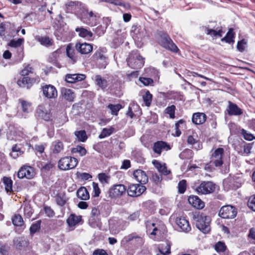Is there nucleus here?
<instances>
[{"mask_svg": "<svg viewBox=\"0 0 255 255\" xmlns=\"http://www.w3.org/2000/svg\"><path fill=\"white\" fill-rule=\"evenodd\" d=\"M158 42L162 47L172 52L177 53L179 51L177 46L166 33L160 32Z\"/></svg>", "mask_w": 255, "mask_h": 255, "instance_id": "f257e3e1", "label": "nucleus"}, {"mask_svg": "<svg viewBox=\"0 0 255 255\" xmlns=\"http://www.w3.org/2000/svg\"><path fill=\"white\" fill-rule=\"evenodd\" d=\"M127 62L130 68L138 69L143 66L144 58L140 55L137 51H133L129 54Z\"/></svg>", "mask_w": 255, "mask_h": 255, "instance_id": "f03ea898", "label": "nucleus"}, {"mask_svg": "<svg viewBox=\"0 0 255 255\" xmlns=\"http://www.w3.org/2000/svg\"><path fill=\"white\" fill-rule=\"evenodd\" d=\"M217 187L212 181H202L199 185L194 186L193 189L199 195H207L214 193Z\"/></svg>", "mask_w": 255, "mask_h": 255, "instance_id": "7ed1b4c3", "label": "nucleus"}, {"mask_svg": "<svg viewBox=\"0 0 255 255\" xmlns=\"http://www.w3.org/2000/svg\"><path fill=\"white\" fill-rule=\"evenodd\" d=\"M79 17L84 23L93 26L96 24L100 16L97 12H93L87 9H84L80 14Z\"/></svg>", "mask_w": 255, "mask_h": 255, "instance_id": "20e7f679", "label": "nucleus"}, {"mask_svg": "<svg viewBox=\"0 0 255 255\" xmlns=\"http://www.w3.org/2000/svg\"><path fill=\"white\" fill-rule=\"evenodd\" d=\"M78 161L76 158L66 156L61 158L58 162L59 168L63 170L74 168L77 165Z\"/></svg>", "mask_w": 255, "mask_h": 255, "instance_id": "39448f33", "label": "nucleus"}, {"mask_svg": "<svg viewBox=\"0 0 255 255\" xmlns=\"http://www.w3.org/2000/svg\"><path fill=\"white\" fill-rule=\"evenodd\" d=\"M237 214V209L231 205L223 206L220 210L219 216L224 219H233Z\"/></svg>", "mask_w": 255, "mask_h": 255, "instance_id": "423d86ee", "label": "nucleus"}, {"mask_svg": "<svg viewBox=\"0 0 255 255\" xmlns=\"http://www.w3.org/2000/svg\"><path fill=\"white\" fill-rule=\"evenodd\" d=\"M224 150L223 148H218L212 153L211 157L210 163L216 167H220L223 164V157Z\"/></svg>", "mask_w": 255, "mask_h": 255, "instance_id": "0eeeda50", "label": "nucleus"}, {"mask_svg": "<svg viewBox=\"0 0 255 255\" xmlns=\"http://www.w3.org/2000/svg\"><path fill=\"white\" fill-rule=\"evenodd\" d=\"M127 189L123 184L113 185L109 190V196L112 198H117L122 196L126 193Z\"/></svg>", "mask_w": 255, "mask_h": 255, "instance_id": "6e6552de", "label": "nucleus"}, {"mask_svg": "<svg viewBox=\"0 0 255 255\" xmlns=\"http://www.w3.org/2000/svg\"><path fill=\"white\" fill-rule=\"evenodd\" d=\"M145 28L137 24H133L130 29V35L135 41L141 40L144 37Z\"/></svg>", "mask_w": 255, "mask_h": 255, "instance_id": "1a4fd4ad", "label": "nucleus"}, {"mask_svg": "<svg viewBox=\"0 0 255 255\" xmlns=\"http://www.w3.org/2000/svg\"><path fill=\"white\" fill-rule=\"evenodd\" d=\"M146 190L144 186L139 184H132L127 190L128 194L131 197H137L141 195Z\"/></svg>", "mask_w": 255, "mask_h": 255, "instance_id": "9d476101", "label": "nucleus"}, {"mask_svg": "<svg viewBox=\"0 0 255 255\" xmlns=\"http://www.w3.org/2000/svg\"><path fill=\"white\" fill-rule=\"evenodd\" d=\"M35 176L34 169L30 166H24L21 167L18 173L17 176L19 178L32 179Z\"/></svg>", "mask_w": 255, "mask_h": 255, "instance_id": "9b49d317", "label": "nucleus"}, {"mask_svg": "<svg viewBox=\"0 0 255 255\" xmlns=\"http://www.w3.org/2000/svg\"><path fill=\"white\" fill-rule=\"evenodd\" d=\"M226 111L230 116H240L243 114V110L230 101L228 102Z\"/></svg>", "mask_w": 255, "mask_h": 255, "instance_id": "f8f14e48", "label": "nucleus"}, {"mask_svg": "<svg viewBox=\"0 0 255 255\" xmlns=\"http://www.w3.org/2000/svg\"><path fill=\"white\" fill-rule=\"evenodd\" d=\"M36 80L39 81V78L38 77L37 79H36L33 78L22 76L17 80V84L20 87L29 89Z\"/></svg>", "mask_w": 255, "mask_h": 255, "instance_id": "ddd939ff", "label": "nucleus"}, {"mask_svg": "<svg viewBox=\"0 0 255 255\" xmlns=\"http://www.w3.org/2000/svg\"><path fill=\"white\" fill-rule=\"evenodd\" d=\"M43 95L48 98H55L57 96V91L55 87L51 85H46L42 88Z\"/></svg>", "mask_w": 255, "mask_h": 255, "instance_id": "4468645a", "label": "nucleus"}, {"mask_svg": "<svg viewBox=\"0 0 255 255\" xmlns=\"http://www.w3.org/2000/svg\"><path fill=\"white\" fill-rule=\"evenodd\" d=\"M92 79L94 80L97 86L103 90H105L109 86V81L106 77H102L100 75H96Z\"/></svg>", "mask_w": 255, "mask_h": 255, "instance_id": "2eb2a0df", "label": "nucleus"}, {"mask_svg": "<svg viewBox=\"0 0 255 255\" xmlns=\"http://www.w3.org/2000/svg\"><path fill=\"white\" fill-rule=\"evenodd\" d=\"M171 149L170 145L166 142L158 141L155 142L153 146V150L158 155H160L162 150L167 151Z\"/></svg>", "mask_w": 255, "mask_h": 255, "instance_id": "dca6fc26", "label": "nucleus"}, {"mask_svg": "<svg viewBox=\"0 0 255 255\" xmlns=\"http://www.w3.org/2000/svg\"><path fill=\"white\" fill-rule=\"evenodd\" d=\"M189 203L195 208L202 209L205 207V203L197 196L191 195L188 199Z\"/></svg>", "mask_w": 255, "mask_h": 255, "instance_id": "f3484780", "label": "nucleus"}, {"mask_svg": "<svg viewBox=\"0 0 255 255\" xmlns=\"http://www.w3.org/2000/svg\"><path fill=\"white\" fill-rule=\"evenodd\" d=\"M97 60L100 68H105L107 64V58L104 55V51L101 49L98 50L93 56Z\"/></svg>", "mask_w": 255, "mask_h": 255, "instance_id": "a211bd4d", "label": "nucleus"}, {"mask_svg": "<svg viewBox=\"0 0 255 255\" xmlns=\"http://www.w3.org/2000/svg\"><path fill=\"white\" fill-rule=\"evenodd\" d=\"M76 50L82 54H87L93 50V46L91 44L86 42L83 43H78L76 44Z\"/></svg>", "mask_w": 255, "mask_h": 255, "instance_id": "6ab92c4d", "label": "nucleus"}, {"mask_svg": "<svg viewBox=\"0 0 255 255\" xmlns=\"http://www.w3.org/2000/svg\"><path fill=\"white\" fill-rule=\"evenodd\" d=\"M18 103L20 104L23 112L22 117L26 118L27 114L32 111L31 103L22 99H18Z\"/></svg>", "mask_w": 255, "mask_h": 255, "instance_id": "aec40b11", "label": "nucleus"}, {"mask_svg": "<svg viewBox=\"0 0 255 255\" xmlns=\"http://www.w3.org/2000/svg\"><path fill=\"white\" fill-rule=\"evenodd\" d=\"M133 175L134 178L140 183L141 185L144 184L148 182V177L145 172L141 170H136L134 171Z\"/></svg>", "mask_w": 255, "mask_h": 255, "instance_id": "412c9836", "label": "nucleus"}, {"mask_svg": "<svg viewBox=\"0 0 255 255\" xmlns=\"http://www.w3.org/2000/svg\"><path fill=\"white\" fill-rule=\"evenodd\" d=\"M75 31L78 33L80 37L84 38L88 40L93 39V33L89 30V29L85 28L83 27H77Z\"/></svg>", "mask_w": 255, "mask_h": 255, "instance_id": "4be33fe9", "label": "nucleus"}, {"mask_svg": "<svg viewBox=\"0 0 255 255\" xmlns=\"http://www.w3.org/2000/svg\"><path fill=\"white\" fill-rule=\"evenodd\" d=\"M152 163L154 167L157 169L158 172H160L162 175H167L170 174L171 171L170 170L167 169L165 163H161L156 160H153Z\"/></svg>", "mask_w": 255, "mask_h": 255, "instance_id": "5701e85b", "label": "nucleus"}, {"mask_svg": "<svg viewBox=\"0 0 255 255\" xmlns=\"http://www.w3.org/2000/svg\"><path fill=\"white\" fill-rule=\"evenodd\" d=\"M86 77V75L82 74H67L65 80L68 83H73L84 80Z\"/></svg>", "mask_w": 255, "mask_h": 255, "instance_id": "b1692460", "label": "nucleus"}, {"mask_svg": "<svg viewBox=\"0 0 255 255\" xmlns=\"http://www.w3.org/2000/svg\"><path fill=\"white\" fill-rule=\"evenodd\" d=\"M192 218L196 222L200 223H209L210 222V217L203 213H195L192 214Z\"/></svg>", "mask_w": 255, "mask_h": 255, "instance_id": "393cba45", "label": "nucleus"}, {"mask_svg": "<svg viewBox=\"0 0 255 255\" xmlns=\"http://www.w3.org/2000/svg\"><path fill=\"white\" fill-rule=\"evenodd\" d=\"M192 122L196 125H201L206 120V115L203 113H196L193 115Z\"/></svg>", "mask_w": 255, "mask_h": 255, "instance_id": "a878e982", "label": "nucleus"}, {"mask_svg": "<svg viewBox=\"0 0 255 255\" xmlns=\"http://www.w3.org/2000/svg\"><path fill=\"white\" fill-rule=\"evenodd\" d=\"M13 245L17 249H20L28 245V242L23 237L15 238L13 239Z\"/></svg>", "mask_w": 255, "mask_h": 255, "instance_id": "bb28decb", "label": "nucleus"}, {"mask_svg": "<svg viewBox=\"0 0 255 255\" xmlns=\"http://www.w3.org/2000/svg\"><path fill=\"white\" fill-rule=\"evenodd\" d=\"M134 239L137 240V241L138 242L139 245L143 244V239L141 237L135 236L133 234H129L125 236L121 241V244L122 245H126L129 242L133 240Z\"/></svg>", "mask_w": 255, "mask_h": 255, "instance_id": "cd10ccee", "label": "nucleus"}, {"mask_svg": "<svg viewBox=\"0 0 255 255\" xmlns=\"http://www.w3.org/2000/svg\"><path fill=\"white\" fill-rule=\"evenodd\" d=\"M64 149V145L62 141L56 140L52 142L51 150L53 153L58 154Z\"/></svg>", "mask_w": 255, "mask_h": 255, "instance_id": "c85d7f7f", "label": "nucleus"}, {"mask_svg": "<svg viewBox=\"0 0 255 255\" xmlns=\"http://www.w3.org/2000/svg\"><path fill=\"white\" fill-rule=\"evenodd\" d=\"M125 229L126 227L124 224H109V230L112 235L118 234Z\"/></svg>", "mask_w": 255, "mask_h": 255, "instance_id": "c756f323", "label": "nucleus"}, {"mask_svg": "<svg viewBox=\"0 0 255 255\" xmlns=\"http://www.w3.org/2000/svg\"><path fill=\"white\" fill-rule=\"evenodd\" d=\"M202 28L203 30L205 32V33L207 34L210 35L213 37H221L222 36L223 31L221 29H219L217 30L213 29H210L207 26L202 27Z\"/></svg>", "mask_w": 255, "mask_h": 255, "instance_id": "7c9ffc66", "label": "nucleus"}, {"mask_svg": "<svg viewBox=\"0 0 255 255\" xmlns=\"http://www.w3.org/2000/svg\"><path fill=\"white\" fill-rule=\"evenodd\" d=\"M76 194L77 197L83 200H87L90 198L89 193L85 187H81L79 188Z\"/></svg>", "mask_w": 255, "mask_h": 255, "instance_id": "2f4dec72", "label": "nucleus"}, {"mask_svg": "<svg viewBox=\"0 0 255 255\" xmlns=\"http://www.w3.org/2000/svg\"><path fill=\"white\" fill-rule=\"evenodd\" d=\"M171 245L169 242H164L159 245L158 250L161 254L166 255L170 253Z\"/></svg>", "mask_w": 255, "mask_h": 255, "instance_id": "473e14b6", "label": "nucleus"}, {"mask_svg": "<svg viewBox=\"0 0 255 255\" xmlns=\"http://www.w3.org/2000/svg\"><path fill=\"white\" fill-rule=\"evenodd\" d=\"M61 93L65 99L70 102L73 101L75 94L72 90L64 88L62 90Z\"/></svg>", "mask_w": 255, "mask_h": 255, "instance_id": "72a5a7b5", "label": "nucleus"}, {"mask_svg": "<svg viewBox=\"0 0 255 255\" xmlns=\"http://www.w3.org/2000/svg\"><path fill=\"white\" fill-rule=\"evenodd\" d=\"M61 54V50L58 49L54 52L51 53L48 57L49 62L53 63L54 65H56L58 64V60Z\"/></svg>", "mask_w": 255, "mask_h": 255, "instance_id": "f704fd0d", "label": "nucleus"}, {"mask_svg": "<svg viewBox=\"0 0 255 255\" xmlns=\"http://www.w3.org/2000/svg\"><path fill=\"white\" fill-rule=\"evenodd\" d=\"M67 200L68 199L64 192L58 193L55 197V200L57 204L60 206H64L66 204Z\"/></svg>", "mask_w": 255, "mask_h": 255, "instance_id": "c9c22d12", "label": "nucleus"}, {"mask_svg": "<svg viewBox=\"0 0 255 255\" xmlns=\"http://www.w3.org/2000/svg\"><path fill=\"white\" fill-rule=\"evenodd\" d=\"M173 228L179 231L188 233L191 231L190 224H172Z\"/></svg>", "mask_w": 255, "mask_h": 255, "instance_id": "e433bc0d", "label": "nucleus"}, {"mask_svg": "<svg viewBox=\"0 0 255 255\" xmlns=\"http://www.w3.org/2000/svg\"><path fill=\"white\" fill-rule=\"evenodd\" d=\"M66 54L69 58L71 60V63L74 64L77 60V57L75 55L74 50L72 48L70 45H68L66 47Z\"/></svg>", "mask_w": 255, "mask_h": 255, "instance_id": "4c0bfd02", "label": "nucleus"}, {"mask_svg": "<svg viewBox=\"0 0 255 255\" xmlns=\"http://www.w3.org/2000/svg\"><path fill=\"white\" fill-rule=\"evenodd\" d=\"M235 37V33L233 28H230L226 36L222 39V41H225L226 42L231 43L234 42V38Z\"/></svg>", "mask_w": 255, "mask_h": 255, "instance_id": "58836bf2", "label": "nucleus"}, {"mask_svg": "<svg viewBox=\"0 0 255 255\" xmlns=\"http://www.w3.org/2000/svg\"><path fill=\"white\" fill-rule=\"evenodd\" d=\"M5 186V190L7 192L12 191V181L9 177H4L2 179Z\"/></svg>", "mask_w": 255, "mask_h": 255, "instance_id": "ea45409f", "label": "nucleus"}, {"mask_svg": "<svg viewBox=\"0 0 255 255\" xmlns=\"http://www.w3.org/2000/svg\"><path fill=\"white\" fill-rule=\"evenodd\" d=\"M38 116L46 121H49L51 119L52 115L50 112L44 111L40 109L37 111Z\"/></svg>", "mask_w": 255, "mask_h": 255, "instance_id": "a19ab883", "label": "nucleus"}, {"mask_svg": "<svg viewBox=\"0 0 255 255\" xmlns=\"http://www.w3.org/2000/svg\"><path fill=\"white\" fill-rule=\"evenodd\" d=\"M114 128L110 127V128H104L102 132L99 135V137L101 139L111 135L114 131Z\"/></svg>", "mask_w": 255, "mask_h": 255, "instance_id": "79ce46f5", "label": "nucleus"}, {"mask_svg": "<svg viewBox=\"0 0 255 255\" xmlns=\"http://www.w3.org/2000/svg\"><path fill=\"white\" fill-rule=\"evenodd\" d=\"M185 126V121L181 119L177 123H176L175 125V136H179L181 134V131H180V128H182Z\"/></svg>", "mask_w": 255, "mask_h": 255, "instance_id": "37998d69", "label": "nucleus"}, {"mask_svg": "<svg viewBox=\"0 0 255 255\" xmlns=\"http://www.w3.org/2000/svg\"><path fill=\"white\" fill-rule=\"evenodd\" d=\"M107 108L111 111V114L113 115H117L119 111L123 108L121 104H109Z\"/></svg>", "mask_w": 255, "mask_h": 255, "instance_id": "c03bdc74", "label": "nucleus"}, {"mask_svg": "<svg viewBox=\"0 0 255 255\" xmlns=\"http://www.w3.org/2000/svg\"><path fill=\"white\" fill-rule=\"evenodd\" d=\"M74 134L80 141L85 142L87 139L86 133L84 130L75 131Z\"/></svg>", "mask_w": 255, "mask_h": 255, "instance_id": "a18cd8bd", "label": "nucleus"}, {"mask_svg": "<svg viewBox=\"0 0 255 255\" xmlns=\"http://www.w3.org/2000/svg\"><path fill=\"white\" fill-rule=\"evenodd\" d=\"M82 221L81 216L71 214L67 220V223H79Z\"/></svg>", "mask_w": 255, "mask_h": 255, "instance_id": "49530a36", "label": "nucleus"}, {"mask_svg": "<svg viewBox=\"0 0 255 255\" xmlns=\"http://www.w3.org/2000/svg\"><path fill=\"white\" fill-rule=\"evenodd\" d=\"M187 143L188 144L192 145H195V148L197 150L200 149L202 148V145L199 143H197V140L194 138L192 135H189L187 138Z\"/></svg>", "mask_w": 255, "mask_h": 255, "instance_id": "de8ad7c7", "label": "nucleus"}, {"mask_svg": "<svg viewBox=\"0 0 255 255\" xmlns=\"http://www.w3.org/2000/svg\"><path fill=\"white\" fill-rule=\"evenodd\" d=\"M193 153L192 150L189 149H185L180 154L179 157L181 159H190L192 157Z\"/></svg>", "mask_w": 255, "mask_h": 255, "instance_id": "09e8293b", "label": "nucleus"}, {"mask_svg": "<svg viewBox=\"0 0 255 255\" xmlns=\"http://www.w3.org/2000/svg\"><path fill=\"white\" fill-rule=\"evenodd\" d=\"M37 39L41 44L43 45L49 46L52 45V39H50L48 36L39 37Z\"/></svg>", "mask_w": 255, "mask_h": 255, "instance_id": "8fccbe9b", "label": "nucleus"}, {"mask_svg": "<svg viewBox=\"0 0 255 255\" xmlns=\"http://www.w3.org/2000/svg\"><path fill=\"white\" fill-rule=\"evenodd\" d=\"M155 224H148L146 226L147 232L149 233L151 235H156L158 232H160L158 229L155 227Z\"/></svg>", "mask_w": 255, "mask_h": 255, "instance_id": "3c124183", "label": "nucleus"}, {"mask_svg": "<svg viewBox=\"0 0 255 255\" xmlns=\"http://www.w3.org/2000/svg\"><path fill=\"white\" fill-rule=\"evenodd\" d=\"M24 42V39L18 38L17 40L12 39L8 43V45L11 47L17 48L20 47Z\"/></svg>", "mask_w": 255, "mask_h": 255, "instance_id": "603ef678", "label": "nucleus"}, {"mask_svg": "<svg viewBox=\"0 0 255 255\" xmlns=\"http://www.w3.org/2000/svg\"><path fill=\"white\" fill-rule=\"evenodd\" d=\"M72 153H79L81 156H84L86 155L87 151L86 149L81 146L78 145L76 147L73 148L71 150Z\"/></svg>", "mask_w": 255, "mask_h": 255, "instance_id": "864d4df0", "label": "nucleus"}, {"mask_svg": "<svg viewBox=\"0 0 255 255\" xmlns=\"http://www.w3.org/2000/svg\"><path fill=\"white\" fill-rule=\"evenodd\" d=\"M176 110V107L174 105H171L170 106L167 107L165 110V113L168 115H169L170 118L174 119L175 118V111Z\"/></svg>", "mask_w": 255, "mask_h": 255, "instance_id": "5fc2aeb1", "label": "nucleus"}, {"mask_svg": "<svg viewBox=\"0 0 255 255\" xmlns=\"http://www.w3.org/2000/svg\"><path fill=\"white\" fill-rule=\"evenodd\" d=\"M196 227L204 234L209 233L211 230L210 224H196Z\"/></svg>", "mask_w": 255, "mask_h": 255, "instance_id": "6e6d98bb", "label": "nucleus"}, {"mask_svg": "<svg viewBox=\"0 0 255 255\" xmlns=\"http://www.w3.org/2000/svg\"><path fill=\"white\" fill-rule=\"evenodd\" d=\"M186 187L187 184L186 180H182L180 181L178 184V192L180 194H183L186 190Z\"/></svg>", "mask_w": 255, "mask_h": 255, "instance_id": "4d7b16f0", "label": "nucleus"}, {"mask_svg": "<svg viewBox=\"0 0 255 255\" xmlns=\"http://www.w3.org/2000/svg\"><path fill=\"white\" fill-rule=\"evenodd\" d=\"M98 177L100 182L103 184L108 183L110 179V176L105 173H99Z\"/></svg>", "mask_w": 255, "mask_h": 255, "instance_id": "13d9d810", "label": "nucleus"}, {"mask_svg": "<svg viewBox=\"0 0 255 255\" xmlns=\"http://www.w3.org/2000/svg\"><path fill=\"white\" fill-rule=\"evenodd\" d=\"M152 95L148 91H147L145 94L143 96V100L146 106L148 107L150 106L152 100Z\"/></svg>", "mask_w": 255, "mask_h": 255, "instance_id": "bf43d9fd", "label": "nucleus"}, {"mask_svg": "<svg viewBox=\"0 0 255 255\" xmlns=\"http://www.w3.org/2000/svg\"><path fill=\"white\" fill-rule=\"evenodd\" d=\"M33 73V68L30 65L25 66L21 71L20 75L22 76L27 77L29 74Z\"/></svg>", "mask_w": 255, "mask_h": 255, "instance_id": "052dcab7", "label": "nucleus"}, {"mask_svg": "<svg viewBox=\"0 0 255 255\" xmlns=\"http://www.w3.org/2000/svg\"><path fill=\"white\" fill-rule=\"evenodd\" d=\"M226 248L225 243L222 242H218L215 245V249L217 252H224Z\"/></svg>", "mask_w": 255, "mask_h": 255, "instance_id": "680f3d73", "label": "nucleus"}, {"mask_svg": "<svg viewBox=\"0 0 255 255\" xmlns=\"http://www.w3.org/2000/svg\"><path fill=\"white\" fill-rule=\"evenodd\" d=\"M241 133L244 138L247 140L251 141L254 139H255V136L253 134L248 132L244 129H242L241 130Z\"/></svg>", "mask_w": 255, "mask_h": 255, "instance_id": "e2e57ef3", "label": "nucleus"}, {"mask_svg": "<svg viewBox=\"0 0 255 255\" xmlns=\"http://www.w3.org/2000/svg\"><path fill=\"white\" fill-rule=\"evenodd\" d=\"M23 212L24 217L27 218H30L33 213L32 209L29 205H26L24 207Z\"/></svg>", "mask_w": 255, "mask_h": 255, "instance_id": "0e129e2a", "label": "nucleus"}, {"mask_svg": "<svg viewBox=\"0 0 255 255\" xmlns=\"http://www.w3.org/2000/svg\"><path fill=\"white\" fill-rule=\"evenodd\" d=\"M151 180L155 184L158 185L161 183L162 180V177L157 173H154L152 174Z\"/></svg>", "mask_w": 255, "mask_h": 255, "instance_id": "69168bd1", "label": "nucleus"}, {"mask_svg": "<svg viewBox=\"0 0 255 255\" xmlns=\"http://www.w3.org/2000/svg\"><path fill=\"white\" fill-rule=\"evenodd\" d=\"M248 206L251 210L255 211V195H252L249 198Z\"/></svg>", "mask_w": 255, "mask_h": 255, "instance_id": "338daca9", "label": "nucleus"}, {"mask_svg": "<svg viewBox=\"0 0 255 255\" xmlns=\"http://www.w3.org/2000/svg\"><path fill=\"white\" fill-rule=\"evenodd\" d=\"M247 45V41L245 39H243L238 41L237 43V49L240 52L244 51L246 45Z\"/></svg>", "mask_w": 255, "mask_h": 255, "instance_id": "774afa93", "label": "nucleus"}]
</instances>
